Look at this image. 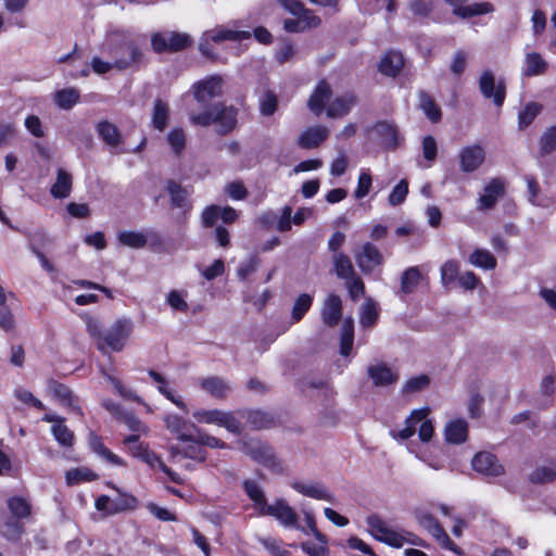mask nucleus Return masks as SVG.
I'll use <instances>...</instances> for the list:
<instances>
[{"label":"nucleus","instance_id":"f257e3e1","mask_svg":"<svg viewBox=\"0 0 556 556\" xmlns=\"http://www.w3.org/2000/svg\"><path fill=\"white\" fill-rule=\"evenodd\" d=\"M103 51L112 55L115 70L122 72L135 64L139 56L136 36L124 30H111L102 43Z\"/></svg>","mask_w":556,"mask_h":556},{"label":"nucleus","instance_id":"f03ea898","mask_svg":"<svg viewBox=\"0 0 556 556\" xmlns=\"http://www.w3.org/2000/svg\"><path fill=\"white\" fill-rule=\"evenodd\" d=\"M429 414L430 409L428 407L412 410L404 421V427L400 430L390 431V435L396 441H405L415 435L418 427L419 440L424 443L429 442L434 434V427Z\"/></svg>","mask_w":556,"mask_h":556},{"label":"nucleus","instance_id":"7ed1b4c3","mask_svg":"<svg viewBox=\"0 0 556 556\" xmlns=\"http://www.w3.org/2000/svg\"><path fill=\"white\" fill-rule=\"evenodd\" d=\"M134 330V323L128 318H118L104 332V337L97 343V349L104 355L111 352H121Z\"/></svg>","mask_w":556,"mask_h":556},{"label":"nucleus","instance_id":"20e7f679","mask_svg":"<svg viewBox=\"0 0 556 556\" xmlns=\"http://www.w3.org/2000/svg\"><path fill=\"white\" fill-rule=\"evenodd\" d=\"M241 450L245 455L270 470L273 473L280 475L283 472V463L276 455L270 445L251 439L242 442Z\"/></svg>","mask_w":556,"mask_h":556},{"label":"nucleus","instance_id":"39448f33","mask_svg":"<svg viewBox=\"0 0 556 556\" xmlns=\"http://www.w3.org/2000/svg\"><path fill=\"white\" fill-rule=\"evenodd\" d=\"M368 532L377 541L388 544L392 547H402L404 543L418 544L414 539L406 538L402 531L390 527L377 515H370L366 519Z\"/></svg>","mask_w":556,"mask_h":556},{"label":"nucleus","instance_id":"423d86ee","mask_svg":"<svg viewBox=\"0 0 556 556\" xmlns=\"http://www.w3.org/2000/svg\"><path fill=\"white\" fill-rule=\"evenodd\" d=\"M251 37L250 31L247 30H232L227 29L223 26L215 27L214 29L206 30L200 41L199 49L202 52L203 55L215 59L211 48L210 42H222L224 40H231V41H240L243 39H249Z\"/></svg>","mask_w":556,"mask_h":556},{"label":"nucleus","instance_id":"0eeeda50","mask_svg":"<svg viewBox=\"0 0 556 556\" xmlns=\"http://www.w3.org/2000/svg\"><path fill=\"white\" fill-rule=\"evenodd\" d=\"M193 418L200 424L224 427L232 433H239L241 429L240 421L230 412L220 409H198L193 413Z\"/></svg>","mask_w":556,"mask_h":556},{"label":"nucleus","instance_id":"6e6552de","mask_svg":"<svg viewBox=\"0 0 556 556\" xmlns=\"http://www.w3.org/2000/svg\"><path fill=\"white\" fill-rule=\"evenodd\" d=\"M47 388L52 397L62 406L73 412L78 417L84 418L85 414L79 405V397L68 386L51 378L47 382Z\"/></svg>","mask_w":556,"mask_h":556},{"label":"nucleus","instance_id":"1a4fd4ad","mask_svg":"<svg viewBox=\"0 0 556 556\" xmlns=\"http://www.w3.org/2000/svg\"><path fill=\"white\" fill-rule=\"evenodd\" d=\"M416 519L422 528L435 538L442 547L450 549L457 555L463 554V551L450 539L445 530L431 514L419 510L416 513Z\"/></svg>","mask_w":556,"mask_h":556},{"label":"nucleus","instance_id":"9d476101","mask_svg":"<svg viewBox=\"0 0 556 556\" xmlns=\"http://www.w3.org/2000/svg\"><path fill=\"white\" fill-rule=\"evenodd\" d=\"M191 37L186 33H159L151 39L152 48L156 52H177L191 45Z\"/></svg>","mask_w":556,"mask_h":556},{"label":"nucleus","instance_id":"9b49d317","mask_svg":"<svg viewBox=\"0 0 556 556\" xmlns=\"http://www.w3.org/2000/svg\"><path fill=\"white\" fill-rule=\"evenodd\" d=\"M263 516H271L276 518L285 527H292L304 530L300 527L295 510L282 498L276 500L273 504L264 506Z\"/></svg>","mask_w":556,"mask_h":556},{"label":"nucleus","instance_id":"f8f14e48","mask_svg":"<svg viewBox=\"0 0 556 556\" xmlns=\"http://www.w3.org/2000/svg\"><path fill=\"white\" fill-rule=\"evenodd\" d=\"M224 79L219 75H212L192 85L194 99L206 102L223 94Z\"/></svg>","mask_w":556,"mask_h":556},{"label":"nucleus","instance_id":"ddd939ff","mask_svg":"<svg viewBox=\"0 0 556 556\" xmlns=\"http://www.w3.org/2000/svg\"><path fill=\"white\" fill-rule=\"evenodd\" d=\"M479 88L486 99H492L494 104L501 106L504 103L506 88L503 81L495 84V76L490 70L482 72L479 78Z\"/></svg>","mask_w":556,"mask_h":556},{"label":"nucleus","instance_id":"4468645a","mask_svg":"<svg viewBox=\"0 0 556 556\" xmlns=\"http://www.w3.org/2000/svg\"><path fill=\"white\" fill-rule=\"evenodd\" d=\"M367 376L375 387H389L397 382L399 371L384 362H377L367 367Z\"/></svg>","mask_w":556,"mask_h":556},{"label":"nucleus","instance_id":"2eb2a0df","mask_svg":"<svg viewBox=\"0 0 556 556\" xmlns=\"http://www.w3.org/2000/svg\"><path fill=\"white\" fill-rule=\"evenodd\" d=\"M458 159L463 173H473L484 163L485 151L480 144L466 146L460 149Z\"/></svg>","mask_w":556,"mask_h":556},{"label":"nucleus","instance_id":"dca6fc26","mask_svg":"<svg viewBox=\"0 0 556 556\" xmlns=\"http://www.w3.org/2000/svg\"><path fill=\"white\" fill-rule=\"evenodd\" d=\"M330 135V129L323 125L305 128L298 137L296 144L304 150H313L320 147Z\"/></svg>","mask_w":556,"mask_h":556},{"label":"nucleus","instance_id":"f3484780","mask_svg":"<svg viewBox=\"0 0 556 556\" xmlns=\"http://www.w3.org/2000/svg\"><path fill=\"white\" fill-rule=\"evenodd\" d=\"M372 134L379 143L387 150H395L400 146V131L393 123H377L372 128Z\"/></svg>","mask_w":556,"mask_h":556},{"label":"nucleus","instance_id":"a211bd4d","mask_svg":"<svg viewBox=\"0 0 556 556\" xmlns=\"http://www.w3.org/2000/svg\"><path fill=\"white\" fill-rule=\"evenodd\" d=\"M472 468L477 472L488 477H498L504 473V467L495 455L489 452H480L475 455Z\"/></svg>","mask_w":556,"mask_h":556},{"label":"nucleus","instance_id":"6ab92c4d","mask_svg":"<svg viewBox=\"0 0 556 556\" xmlns=\"http://www.w3.org/2000/svg\"><path fill=\"white\" fill-rule=\"evenodd\" d=\"M358 267L364 273L372 271L382 263V255L379 250L370 243H365L358 251L354 252Z\"/></svg>","mask_w":556,"mask_h":556},{"label":"nucleus","instance_id":"aec40b11","mask_svg":"<svg viewBox=\"0 0 556 556\" xmlns=\"http://www.w3.org/2000/svg\"><path fill=\"white\" fill-rule=\"evenodd\" d=\"M96 130L99 138L111 150L117 151L124 143V138L118 127L109 121H100L96 126Z\"/></svg>","mask_w":556,"mask_h":556},{"label":"nucleus","instance_id":"412c9836","mask_svg":"<svg viewBox=\"0 0 556 556\" xmlns=\"http://www.w3.org/2000/svg\"><path fill=\"white\" fill-rule=\"evenodd\" d=\"M331 96L332 90L329 84L325 80L319 81L307 101V106L311 112L315 116L321 115Z\"/></svg>","mask_w":556,"mask_h":556},{"label":"nucleus","instance_id":"4be33fe9","mask_svg":"<svg viewBox=\"0 0 556 556\" xmlns=\"http://www.w3.org/2000/svg\"><path fill=\"white\" fill-rule=\"evenodd\" d=\"M102 406L119 422H123L129 430L136 432L139 430V419L132 412H126L112 399H104Z\"/></svg>","mask_w":556,"mask_h":556},{"label":"nucleus","instance_id":"5701e85b","mask_svg":"<svg viewBox=\"0 0 556 556\" xmlns=\"http://www.w3.org/2000/svg\"><path fill=\"white\" fill-rule=\"evenodd\" d=\"M505 189L506 181L503 178H492L480 194L481 204L486 208L494 206L497 200L504 195Z\"/></svg>","mask_w":556,"mask_h":556},{"label":"nucleus","instance_id":"b1692460","mask_svg":"<svg viewBox=\"0 0 556 556\" xmlns=\"http://www.w3.org/2000/svg\"><path fill=\"white\" fill-rule=\"evenodd\" d=\"M342 317V301L337 294H330L324 302L321 318L325 325L336 326Z\"/></svg>","mask_w":556,"mask_h":556},{"label":"nucleus","instance_id":"393cba45","mask_svg":"<svg viewBox=\"0 0 556 556\" xmlns=\"http://www.w3.org/2000/svg\"><path fill=\"white\" fill-rule=\"evenodd\" d=\"M454 7L453 13L462 18L475 15L488 14L494 11V5L490 2L475 3L470 5H462L464 0H446Z\"/></svg>","mask_w":556,"mask_h":556},{"label":"nucleus","instance_id":"a878e982","mask_svg":"<svg viewBox=\"0 0 556 556\" xmlns=\"http://www.w3.org/2000/svg\"><path fill=\"white\" fill-rule=\"evenodd\" d=\"M217 132L226 135L230 132L237 125V110L232 106H224L216 104Z\"/></svg>","mask_w":556,"mask_h":556},{"label":"nucleus","instance_id":"bb28decb","mask_svg":"<svg viewBox=\"0 0 556 556\" xmlns=\"http://www.w3.org/2000/svg\"><path fill=\"white\" fill-rule=\"evenodd\" d=\"M200 388L215 399H225L231 391V386L217 376L201 379Z\"/></svg>","mask_w":556,"mask_h":556},{"label":"nucleus","instance_id":"cd10ccee","mask_svg":"<svg viewBox=\"0 0 556 556\" xmlns=\"http://www.w3.org/2000/svg\"><path fill=\"white\" fill-rule=\"evenodd\" d=\"M468 434V425L463 419L451 420L444 429L445 440L448 443L459 444L466 441Z\"/></svg>","mask_w":556,"mask_h":556},{"label":"nucleus","instance_id":"c85d7f7f","mask_svg":"<svg viewBox=\"0 0 556 556\" xmlns=\"http://www.w3.org/2000/svg\"><path fill=\"white\" fill-rule=\"evenodd\" d=\"M355 104L353 94H344L336 98L327 108V116L330 118H340L349 114Z\"/></svg>","mask_w":556,"mask_h":556},{"label":"nucleus","instance_id":"c756f323","mask_svg":"<svg viewBox=\"0 0 556 556\" xmlns=\"http://www.w3.org/2000/svg\"><path fill=\"white\" fill-rule=\"evenodd\" d=\"M404 66V59L400 52L390 51L383 55L379 63V71L387 75L396 76Z\"/></svg>","mask_w":556,"mask_h":556},{"label":"nucleus","instance_id":"7c9ffc66","mask_svg":"<svg viewBox=\"0 0 556 556\" xmlns=\"http://www.w3.org/2000/svg\"><path fill=\"white\" fill-rule=\"evenodd\" d=\"M291 486L296 492H299L305 496H308V497H313L316 500H326V501L331 500L330 493L320 483H317V482L305 483V482L296 481V482H293L291 484Z\"/></svg>","mask_w":556,"mask_h":556},{"label":"nucleus","instance_id":"2f4dec72","mask_svg":"<svg viewBox=\"0 0 556 556\" xmlns=\"http://www.w3.org/2000/svg\"><path fill=\"white\" fill-rule=\"evenodd\" d=\"M141 460L147 463L152 469H159L166 473L168 478L175 483H181L180 477L170 470L164 462L152 451L141 446Z\"/></svg>","mask_w":556,"mask_h":556},{"label":"nucleus","instance_id":"473e14b6","mask_svg":"<svg viewBox=\"0 0 556 556\" xmlns=\"http://www.w3.org/2000/svg\"><path fill=\"white\" fill-rule=\"evenodd\" d=\"M422 279L424 275L418 266L408 267L401 275V292L404 294L414 292Z\"/></svg>","mask_w":556,"mask_h":556},{"label":"nucleus","instance_id":"72a5a7b5","mask_svg":"<svg viewBox=\"0 0 556 556\" xmlns=\"http://www.w3.org/2000/svg\"><path fill=\"white\" fill-rule=\"evenodd\" d=\"M7 506L12 518L22 520L31 515V504L23 496L14 495L8 498Z\"/></svg>","mask_w":556,"mask_h":556},{"label":"nucleus","instance_id":"f704fd0d","mask_svg":"<svg viewBox=\"0 0 556 556\" xmlns=\"http://www.w3.org/2000/svg\"><path fill=\"white\" fill-rule=\"evenodd\" d=\"M331 260L333 263L334 273L339 278L345 280L356 275L349 255L344 253H336L332 254Z\"/></svg>","mask_w":556,"mask_h":556},{"label":"nucleus","instance_id":"c9c22d12","mask_svg":"<svg viewBox=\"0 0 556 556\" xmlns=\"http://www.w3.org/2000/svg\"><path fill=\"white\" fill-rule=\"evenodd\" d=\"M54 103L62 110H71L79 102L80 93L76 88H64L58 90L54 96Z\"/></svg>","mask_w":556,"mask_h":556},{"label":"nucleus","instance_id":"e433bc0d","mask_svg":"<svg viewBox=\"0 0 556 556\" xmlns=\"http://www.w3.org/2000/svg\"><path fill=\"white\" fill-rule=\"evenodd\" d=\"M24 531L23 521L12 517L8 518L0 527L1 535L12 542L20 541Z\"/></svg>","mask_w":556,"mask_h":556},{"label":"nucleus","instance_id":"4c0bfd02","mask_svg":"<svg viewBox=\"0 0 556 556\" xmlns=\"http://www.w3.org/2000/svg\"><path fill=\"white\" fill-rule=\"evenodd\" d=\"M238 218L236 211H204L202 215L203 224L206 227L217 225L218 220L223 224H231Z\"/></svg>","mask_w":556,"mask_h":556},{"label":"nucleus","instance_id":"58836bf2","mask_svg":"<svg viewBox=\"0 0 556 556\" xmlns=\"http://www.w3.org/2000/svg\"><path fill=\"white\" fill-rule=\"evenodd\" d=\"M15 328V318L12 309L7 304V294L0 286V329L9 332Z\"/></svg>","mask_w":556,"mask_h":556},{"label":"nucleus","instance_id":"ea45409f","mask_svg":"<svg viewBox=\"0 0 556 556\" xmlns=\"http://www.w3.org/2000/svg\"><path fill=\"white\" fill-rule=\"evenodd\" d=\"M72 190V176L60 168L58 170L55 182L51 187V194L54 198H66Z\"/></svg>","mask_w":556,"mask_h":556},{"label":"nucleus","instance_id":"a19ab883","mask_svg":"<svg viewBox=\"0 0 556 556\" xmlns=\"http://www.w3.org/2000/svg\"><path fill=\"white\" fill-rule=\"evenodd\" d=\"M164 421H165V426H166L167 430L170 431L172 433L177 434V438L180 441H184V442L194 441V438L191 434H187L184 432V429L187 426V421L185 419H182L181 417H179L177 415H167L164 418Z\"/></svg>","mask_w":556,"mask_h":556},{"label":"nucleus","instance_id":"79ce46f5","mask_svg":"<svg viewBox=\"0 0 556 556\" xmlns=\"http://www.w3.org/2000/svg\"><path fill=\"white\" fill-rule=\"evenodd\" d=\"M547 62L536 52H530L526 54V76H538L542 75L547 70Z\"/></svg>","mask_w":556,"mask_h":556},{"label":"nucleus","instance_id":"37998d69","mask_svg":"<svg viewBox=\"0 0 556 556\" xmlns=\"http://www.w3.org/2000/svg\"><path fill=\"white\" fill-rule=\"evenodd\" d=\"M424 161L419 165L424 168H430L437 161L438 143L434 137L426 136L421 141Z\"/></svg>","mask_w":556,"mask_h":556},{"label":"nucleus","instance_id":"c03bdc74","mask_svg":"<svg viewBox=\"0 0 556 556\" xmlns=\"http://www.w3.org/2000/svg\"><path fill=\"white\" fill-rule=\"evenodd\" d=\"M243 489L251 501L254 502L258 513L262 514L264 506H267V501L261 485L253 480H245L243 482Z\"/></svg>","mask_w":556,"mask_h":556},{"label":"nucleus","instance_id":"a18cd8bd","mask_svg":"<svg viewBox=\"0 0 556 556\" xmlns=\"http://www.w3.org/2000/svg\"><path fill=\"white\" fill-rule=\"evenodd\" d=\"M440 280L444 288H450L452 283L458 280L459 264L455 260L445 261L440 268Z\"/></svg>","mask_w":556,"mask_h":556},{"label":"nucleus","instance_id":"49530a36","mask_svg":"<svg viewBox=\"0 0 556 556\" xmlns=\"http://www.w3.org/2000/svg\"><path fill=\"white\" fill-rule=\"evenodd\" d=\"M98 479V475L87 467L73 468L66 471L65 480L68 485L83 482H91Z\"/></svg>","mask_w":556,"mask_h":556},{"label":"nucleus","instance_id":"de8ad7c7","mask_svg":"<svg viewBox=\"0 0 556 556\" xmlns=\"http://www.w3.org/2000/svg\"><path fill=\"white\" fill-rule=\"evenodd\" d=\"M169 117V106L168 103L157 99L154 103L153 113H152V125L154 128L159 130H164L167 126Z\"/></svg>","mask_w":556,"mask_h":556},{"label":"nucleus","instance_id":"09e8293b","mask_svg":"<svg viewBox=\"0 0 556 556\" xmlns=\"http://www.w3.org/2000/svg\"><path fill=\"white\" fill-rule=\"evenodd\" d=\"M150 377L157 384L159 391L176 406L187 412V406L179 397H177L169 389L166 379L154 370L149 371Z\"/></svg>","mask_w":556,"mask_h":556},{"label":"nucleus","instance_id":"8fccbe9b","mask_svg":"<svg viewBox=\"0 0 556 556\" xmlns=\"http://www.w3.org/2000/svg\"><path fill=\"white\" fill-rule=\"evenodd\" d=\"M469 263L483 269H494L496 267V258L490 251L483 249L475 250L469 256Z\"/></svg>","mask_w":556,"mask_h":556},{"label":"nucleus","instance_id":"3c124183","mask_svg":"<svg viewBox=\"0 0 556 556\" xmlns=\"http://www.w3.org/2000/svg\"><path fill=\"white\" fill-rule=\"evenodd\" d=\"M292 211H281V215L276 223V228L280 231H287L291 228V224L300 225L306 218V211H295L291 215Z\"/></svg>","mask_w":556,"mask_h":556},{"label":"nucleus","instance_id":"603ef678","mask_svg":"<svg viewBox=\"0 0 556 556\" xmlns=\"http://www.w3.org/2000/svg\"><path fill=\"white\" fill-rule=\"evenodd\" d=\"M556 152V126L544 130L539 141V153L541 156Z\"/></svg>","mask_w":556,"mask_h":556},{"label":"nucleus","instance_id":"864d4df0","mask_svg":"<svg viewBox=\"0 0 556 556\" xmlns=\"http://www.w3.org/2000/svg\"><path fill=\"white\" fill-rule=\"evenodd\" d=\"M320 23L319 17L309 15V17L299 16V18H290L285 21V28L288 31H303L305 28L316 27Z\"/></svg>","mask_w":556,"mask_h":556},{"label":"nucleus","instance_id":"5fc2aeb1","mask_svg":"<svg viewBox=\"0 0 556 556\" xmlns=\"http://www.w3.org/2000/svg\"><path fill=\"white\" fill-rule=\"evenodd\" d=\"M379 317L377 304L371 300L367 299L361 307L359 323L363 327H372Z\"/></svg>","mask_w":556,"mask_h":556},{"label":"nucleus","instance_id":"6e6d98bb","mask_svg":"<svg viewBox=\"0 0 556 556\" xmlns=\"http://www.w3.org/2000/svg\"><path fill=\"white\" fill-rule=\"evenodd\" d=\"M353 339H354V326H353V319L346 318L342 326V333H341V345H340V353L343 356H349L352 346H353Z\"/></svg>","mask_w":556,"mask_h":556},{"label":"nucleus","instance_id":"4d7b16f0","mask_svg":"<svg viewBox=\"0 0 556 556\" xmlns=\"http://www.w3.org/2000/svg\"><path fill=\"white\" fill-rule=\"evenodd\" d=\"M419 105L429 119L434 123L440 121L441 110L428 93L424 91L419 93Z\"/></svg>","mask_w":556,"mask_h":556},{"label":"nucleus","instance_id":"13d9d810","mask_svg":"<svg viewBox=\"0 0 556 556\" xmlns=\"http://www.w3.org/2000/svg\"><path fill=\"white\" fill-rule=\"evenodd\" d=\"M542 105L536 102H529L518 115V126L520 129L527 128L533 119L541 113Z\"/></svg>","mask_w":556,"mask_h":556},{"label":"nucleus","instance_id":"bf43d9fd","mask_svg":"<svg viewBox=\"0 0 556 556\" xmlns=\"http://www.w3.org/2000/svg\"><path fill=\"white\" fill-rule=\"evenodd\" d=\"M313 298L307 293H303L295 299L291 313L293 323H298L303 318L306 312L311 308Z\"/></svg>","mask_w":556,"mask_h":556},{"label":"nucleus","instance_id":"052dcab7","mask_svg":"<svg viewBox=\"0 0 556 556\" xmlns=\"http://www.w3.org/2000/svg\"><path fill=\"white\" fill-rule=\"evenodd\" d=\"M51 432L60 445L64 447L73 445L74 432L65 425V422L53 425Z\"/></svg>","mask_w":556,"mask_h":556},{"label":"nucleus","instance_id":"680f3d73","mask_svg":"<svg viewBox=\"0 0 556 556\" xmlns=\"http://www.w3.org/2000/svg\"><path fill=\"white\" fill-rule=\"evenodd\" d=\"M189 118L192 125L207 127L215 124L216 121V104L203 112H190Z\"/></svg>","mask_w":556,"mask_h":556},{"label":"nucleus","instance_id":"e2e57ef3","mask_svg":"<svg viewBox=\"0 0 556 556\" xmlns=\"http://www.w3.org/2000/svg\"><path fill=\"white\" fill-rule=\"evenodd\" d=\"M529 480L532 483L544 484L556 480V469L553 467H539L529 475Z\"/></svg>","mask_w":556,"mask_h":556},{"label":"nucleus","instance_id":"0e129e2a","mask_svg":"<svg viewBox=\"0 0 556 556\" xmlns=\"http://www.w3.org/2000/svg\"><path fill=\"white\" fill-rule=\"evenodd\" d=\"M430 384V378L427 375H419L408 379L402 387L403 394H414L427 389Z\"/></svg>","mask_w":556,"mask_h":556},{"label":"nucleus","instance_id":"69168bd1","mask_svg":"<svg viewBox=\"0 0 556 556\" xmlns=\"http://www.w3.org/2000/svg\"><path fill=\"white\" fill-rule=\"evenodd\" d=\"M167 190L170 195L173 205L180 207L188 203L189 192L179 184L169 181L167 185Z\"/></svg>","mask_w":556,"mask_h":556},{"label":"nucleus","instance_id":"338daca9","mask_svg":"<svg viewBox=\"0 0 556 556\" xmlns=\"http://www.w3.org/2000/svg\"><path fill=\"white\" fill-rule=\"evenodd\" d=\"M167 142L175 154H180L186 146V134L181 128H174L167 135Z\"/></svg>","mask_w":556,"mask_h":556},{"label":"nucleus","instance_id":"774afa93","mask_svg":"<svg viewBox=\"0 0 556 556\" xmlns=\"http://www.w3.org/2000/svg\"><path fill=\"white\" fill-rule=\"evenodd\" d=\"M14 396L20 402H22L28 406H31L38 410L46 409V405L39 399H37L30 391H28L26 389H22V388L16 389L14 391Z\"/></svg>","mask_w":556,"mask_h":556}]
</instances>
